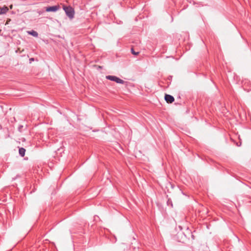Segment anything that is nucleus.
Listing matches in <instances>:
<instances>
[{"label":"nucleus","instance_id":"nucleus-1","mask_svg":"<svg viewBox=\"0 0 251 251\" xmlns=\"http://www.w3.org/2000/svg\"><path fill=\"white\" fill-rule=\"evenodd\" d=\"M63 9L70 19L72 20L74 18L75 12L74 9L72 7L63 5Z\"/></svg>","mask_w":251,"mask_h":251},{"label":"nucleus","instance_id":"nucleus-2","mask_svg":"<svg viewBox=\"0 0 251 251\" xmlns=\"http://www.w3.org/2000/svg\"><path fill=\"white\" fill-rule=\"evenodd\" d=\"M106 78L108 80L115 81L117 83L124 84L125 83L123 80L114 75H107Z\"/></svg>","mask_w":251,"mask_h":251},{"label":"nucleus","instance_id":"nucleus-3","mask_svg":"<svg viewBox=\"0 0 251 251\" xmlns=\"http://www.w3.org/2000/svg\"><path fill=\"white\" fill-rule=\"evenodd\" d=\"M60 8L59 5H54L52 6H49L47 7L46 11L47 12H55L57 11Z\"/></svg>","mask_w":251,"mask_h":251},{"label":"nucleus","instance_id":"nucleus-4","mask_svg":"<svg viewBox=\"0 0 251 251\" xmlns=\"http://www.w3.org/2000/svg\"><path fill=\"white\" fill-rule=\"evenodd\" d=\"M165 100L167 103H171L174 101L175 99L172 96L169 94H166L165 95Z\"/></svg>","mask_w":251,"mask_h":251},{"label":"nucleus","instance_id":"nucleus-5","mask_svg":"<svg viewBox=\"0 0 251 251\" xmlns=\"http://www.w3.org/2000/svg\"><path fill=\"white\" fill-rule=\"evenodd\" d=\"M27 33L28 34L31 35L35 37H37L38 36V33H37V32L33 30L27 31Z\"/></svg>","mask_w":251,"mask_h":251},{"label":"nucleus","instance_id":"nucleus-6","mask_svg":"<svg viewBox=\"0 0 251 251\" xmlns=\"http://www.w3.org/2000/svg\"><path fill=\"white\" fill-rule=\"evenodd\" d=\"M25 150L23 148H21L19 150V154L22 156L24 157L25 155Z\"/></svg>","mask_w":251,"mask_h":251},{"label":"nucleus","instance_id":"nucleus-7","mask_svg":"<svg viewBox=\"0 0 251 251\" xmlns=\"http://www.w3.org/2000/svg\"><path fill=\"white\" fill-rule=\"evenodd\" d=\"M8 8H7V7L5 6L1 9L0 13L4 14V13H6L8 11Z\"/></svg>","mask_w":251,"mask_h":251},{"label":"nucleus","instance_id":"nucleus-8","mask_svg":"<svg viewBox=\"0 0 251 251\" xmlns=\"http://www.w3.org/2000/svg\"><path fill=\"white\" fill-rule=\"evenodd\" d=\"M131 53L135 55H137L139 54V52H135L133 49H131Z\"/></svg>","mask_w":251,"mask_h":251},{"label":"nucleus","instance_id":"nucleus-9","mask_svg":"<svg viewBox=\"0 0 251 251\" xmlns=\"http://www.w3.org/2000/svg\"><path fill=\"white\" fill-rule=\"evenodd\" d=\"M23 127V126H22V125H20L19 126V127H18V129L20 131H22V128Z\"/></svg>","mask_w":251,"mask_h":251},{"label":"nucleus","instance_id":"nucleus-10","mask_svg":"<svg viewBox=\"0 0 251 251\" xmlns=\"http://www.w3.org/2000/svg\"><path fill=\"white\" fill-rule=\"evenodd\" d=\"M167 203H168V204H169V201H167Z\"/></svg>","mask_w":251,"mask_h":251},{"label":"nucleus","instance_id":"nucleus-11","mask_svg":"<svg viewBox=\"0 0 251 251\" xmlns=\"http://www.w3.org/2000/svg\"><path fill=\"white\" fill-rule=\"evenodd\" d=\"M31 60H33V58L30 59Z\"/></svg>","mask_w":251,"mask_h":251}]
</instances>
